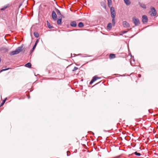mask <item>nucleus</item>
<instances>
[{"label": "nucleus", "mask_w": 158, "mask_h": 158, "mask_svg": "<svg viewBox=\"0 0 158 158\" xmlns=\"http://www.w3.org/2000/svg\"><path fill=\"white\" fill-rule=\"evenodd\" d=\"M150 14L152 16H155L156 15V12L155 9L153 8L152 7L151 8V11L149 12Z\"/></svg>", "instance_id": "5"}, {"label": "nucleus", "mask_w": 158, "mask_h": 158, "mask_svg": "<svg viewBox=\"0 0 158 158\" xmlns=\"http://www.w3.org/2000/svg\"><path fill=\"white\" fill-rule=\"evenodd\" d=\"M23 48V46H22L19 47L16 49L15 50L10 52V54L11 55L17 54L22 51Z\"/></svg>", "instance_id": "2"}, {"label": "nucleus", "mask_w": 158, "mask_h": 158, "mask_svg": "<svg viewBox=\"0 0 158 158\" xmlns=\"http://www.w3.org/2000/svg\"><path fill=\"white\" fill-rule=\"evenodd\" d=\"M100 78L99 77H97L96 76H95L94 77H93V78L92 79V80L90 82V84H92L95 81H96L97 79H100Z\"/></svg>", "instance_id": "6"}, {"label": "nucleus", "mask_w": 158, "mask_h": 158, "mask_svg": "<svg viewBox=\"0 0 158 158\" xmlns=\"http://www.w3.org/2000/svg\"><path fill=\"white\" fill-rule=\"evenodd\" d=\"M115 57V55L113 54H110L109 56V58L110 59L114 58Z\"/></svg>", "instance_id": "12"}, {"label": "nucleus", "mask_w": 158, "mask_h": 158, "mask_svg": "<svg viewBox=\"0 0 158 158\" xmlns=\"http://www.w3.org/2000/svg\"><path fill=\"white\" fill-rule=\"evenodd\" d=\"M107 2H108V4L109 6L110 5H111V3H112L111 0H107Z\"/></svg>", "instance_id": "21"}, {"label": "nucleus", "mask_w": 158, "mask_h": 158, "mask_svg": "<svg viewBox=\"0 0 158 158\" xmlns=\"http://www.w3.org/2000/svg\"><path fill=\"white\" fill-rule=\"evenodd\" d=\"M70 25L72 27H76L77 26V23L75 21H73L70 23Z\"/></svg>", "instance_id": "10"}, {"label": "nucleus", "mask_w": 158, "mask_h": 158, "mask_svg": "<svg viewBox=\"0 0 158 158\" xmlns=\"http://www.w3.org/2000/svg\"><path fill=\"white\" fill-rule=\"evenodd\" d=\"M142 21L143 23L147 22L148 19L147 16L145 15H143L142 17Z\"/></svg>", "instance_id": "7"}, {"label": "nucleus", "mask_w": 158, "mask_h": 158, "mask_svg": "<svg viewBox=\"0 0 158 158\" xmlns=\"http://www.w3.org/2000/svg\"><path fill=\"white\" fill-rule=\"evenodd\" d=\"M111 16L112 18H115L116 14L114 7H112L110 8Z\"/></svg>", "instance_id": "4"}, {"label": "nucleus", "mask_w": 158, "mask_h": 158, "mask_svg": "<svg viewBox=\"0 0 158 158\" xmlns=\"http://www.w3.org/2000/svg\"><path fill=\"white\" fill-rule=\"evenodd\" d=\"M23 48V46H22L19 47L16 49L15 50L10 52V54L11 55L17 54L22 51Z\"/></svg>", "instance_id": "1"}, {"label": "nucleus", "mask_w": 158, "mask_h": 158, "mask_svg": "<svg viewBox=\"0 0 158 158\" xmlns=\"http://www.w3.org/2000/svg\"><path fill=\"white\" fill-rule=\"evenodd\" d=\"M48 26L49 28H53V27L51 26L50 23H48V21H47Z\"/></svg>", "instance_id": "19"}, {"label": "nucleus", "mask_w": 158, "mask_h": 158, "mask_svg": "<svg viewBox=\"0 0 158 158\" xmlns=\"http://www.w3.org/2000/svg\"><path fill=\"white\" fill-rule=\"evenodd\" d=\"M31 63H28L26 64L25 65V66L26 67H28V68H31Z\"/></svg>", "instance_id": "13"}, {"label": "nucleus", "mask_w": 158, "mask_h": 158, "mask_svg": "<svg viewBox=\"0 0 158 158\" xmlns=\"http://www.w3.org/2000/svg\"><path fill=\"white\" fill-rule=\"evenodd\" d=\"M1 58L0 57V62L1 61Z\"/></svg>", "instance_id": "32"}, {"label": "nucleus", "mask_w": 158, "mask_h": 158, "mask_svg": "<svg viewBox=\"0 0 158 158\" xmlns=\"http://www.w3.org/2000/svg\"><path fill=\"white\" fill-rule=\"evenodd\" d=\"M140 6L141 7L144 8H145L146 7L145 5L144 4H140Z\"/></svg>", "instance_id": "26"}, {"label": "nucleus", "mask_w": 158, "mask_h": 158, "mask_svg": "<svg viewBox=\"0 0 158 158\" xmlns=\"http://www.w3.org/2000/svg\"><path fill=\"white\" fill-rule=\"evenodd\" d=\"M62 22V19L61 18L58 19L57 21V23L58 25H60L61 24Z\"/></svg>", "instance_id": "16"}, {"label": "nucleus", "mask_w": 158, "mask_h": 158, "mask_svg": "<svg viewBox=\"0 0 158 158\" xmlns=\"http://www.w3.org/2000/svg\"><path fill=\"white\" fill-rule=\"evenodd\" d=\"M78 69V68H77V67H75L73 69V71H75V70H77V69Z\"/></svg>", "instance_id": "28"}, {"label": "nucleus", "mask_w": 158, "mask_h": 158, "mask_svg": "<svg viewBox=\"0 0 158 158\" xmlns=\"http://www.w3.org/2000/svg\"><path fill=\"white\" fill-rule=\"evenodd\" d=\"M132 21L135 26L138 25L140 24L139 19L135 17H133L132 18Z\"/></svg>", "instance_id": "3"}, {"label": "nucleus", "mask_w": 158, "mask_h": 158, "mask_svg": "<svg viewBox=\"0 0 158 158\" xmlns=\"http://www.w3.org/2000/svg\"><path fill=\"white\" fill-rule=\"evenodd\" d=\"M52 16L53 19L54 20H56L57 19V15L56 13V12L53 11L52 12Z\"/></svg>", "instance_id": "8"}, {"label": "nucleus", "mask_w": 158, "mask_h": 158, "mask_svg": "<svg viewBox=\"0 0 158 158\" xmlns=\"http://www.w3.org/2000/svg\"><path fill=\"white\" fill-rule=\"evenodd\" d=\"M78 30L77 29H76V30Z\"/></svg>", "instance_id": "34"}, {"label": "nucleus", "mask_w": 158, "mask_h": 158, "mask_svg": "<svg viewBox=\"0 0 158 158\" xmlns=\"http://www.w3.org/2000/svg\"><path fill=\"white\" fill-rule=\"evenodd\" d=\"M11 69V68H8L7 69H2L0 71V72H2L3 71H4L6 70H8V69Z\"/></svg>", "instance_id": "27"}, {"label": "nucleus", "mask_w": 158, "mask_h": 158, "mask_svg": "<svg viewBox=\"0 0 158 158\" xmlns=\"http://www.w3.org/2000/svg\"><path fill=\"white\" fill-rule=\"evenodd\" d=\"M107 28L109 30H110L112 28V25L110 23H109L108 24L107 26Z\"/></svg>", "instance_id": "11"}, {"label": "nucleus", "mask_w": 158, "mask_h": 158, "mask_svg": "<svg viewBox=\"0 0 158 158\" xmlns=\"http://www.w3.org/2000/svg\"><path fill=\"white\" fill-rule=\"evenodd\" d=\"M124 1L126 5H129L130 4L129 0H124Z\"/></svg>", "instance_id": "17"}, {"label": "nucleus", "mask_w": 158, "mask_h": 158, "mask_svg": "<svg viewBox=\"0 0 158 158\" xmlns=\"http://www.w3.org/2000/svg\"><path fill=\"white\" fill-rule=\"evenodd\" d=\"M7 98H5L3 101L2 103L1 104V105L0 106H2L4 103L5 102H6V99Z\"/></svg>", "instance_id": "23"}, {"label": "nucleus", "mask_w": 158, "mask_h": 158, "mask_svg": "<svg viewBox=\"0 0 158 158\" xmlns=\"http://www.w3.org/2000/svg\"><path fill=\"white\" fill-rule=\"evenodd\" d=\"M34 34L36 38H38L39 37V34L37 32H34Z\"/></svg>", "instance_id": "18"}, {"label": "nucleus", "mask_w": 158, "mask_h": 158, "mask_svg": "<svg viewBox=\"0 0 158 158\" xmlns=\"http://www.w3.org/2000/svg\"><path fill=\"white\" fill-rule=\"evenodd\" d=\"M38 40H37L35 43L34 45V46L32 48L33 50H34V48H35V47H36V46L37 44L38 43Z\"/></svg>", "instance_id": "20"}, {"label": "nucleus", "mask_w": 158, "mask_h": 158, "mask_svg": "<svg viewBox=\"0 0 158 158\" xmlns=\"http://www.w3.org/2000/svg\"><path fill=\"white\" fill-rule=\"evenodd\" d=\"M112 24L114 26L115 25V20L114 19L115 18H112Z\"/></svg>", "instance_id": "22"}, {"label": "nucleus", "mask_w": 158, "mask_h": 158, "mask_svg": "<svg viewBox=\"0 0 158 158\" xmlns=\"http://www.w3.org/2000/svg\"><path fill=\"white\" fill-rule=\"evenodd\" d=\"M78 26L79 27H82L84 26V24L83 23L80 22L78 24Z\"/></svg>", "instance_id": "15"}, {"label": "nucleus", "mask_w": 158, "mask_h": 158, "mask_svg": "<svg viewBox=\"0 0 158 158\" xmlns=\"http://www.w3.org/2000/svg\"><path fill=\"white\" fill-rule=\"evenodd\" d=\"M55 10L58 15H61L60 12L58 9L56 8Z\"/></svg>", "instance_id": "14"}, {"label": "nucleus", "mask_w": 158, "mask_h": 158, "mask_svg": "<svg viewBox=\"0 0 158 158\" xmlns=\"http://www.w3.org/2000/svg\"><path fill=\"white\" fill-rule=\"evenodd\" d=\"M8 6L7 5L5 6H3V8H2L1 9V10H5V9L6 8L8 7Z\"/></svg>", "instance_id": "25"}, {"label": "nucleus", "mask_w": 158, "mask_h": 158, "mask_svg": "<svg viewBox=\"0 0 158 158\" xmlns=\"http://www.w3.org/2000/svg\"><path fill=\"white\" fill-rule=\"evenodd\" d=\"M123 25L124 27H127L130 26V24L126 21H123Z\"/></svg>", "instance_id": "9"}, {"label": "nucleus", "mask_w": 158, "mask_h": 158, "mask_svg": "<svg viewBox=\"0 0 158 158\" xmlns=\"http://www.w3.org/2000/svg\"><path fill=\"white\" fill-rule=\"evenodd\" d=\"M127 32V31H123L121 33L122 34H123L126 33Z\"/></svg>", "instance_id": "29"}, {"label": "nucleus", "mask_w": 158, "mask_h": 158, "mask_svg": "<svg viewBox=\"0 0 158 158\" xmlns=\"http://www.w3.org/2000/svg\"><path fill=\"white\" fill-rule=\"evenodd\" d=\"M141 75H140V74H139V77H141Z\"/></svg>", "instance_id": "30"}, {"label": "nucleus", "mask_w": 158, "mask_h": 158, "mask_svg": "<svg viewBox=\"0 0 158 158\" xmlns=\"http://www.w3.org/2000/svg\"><path fill=\"white\" fill-rule=\"evenodd\" d=\"M131 62V65H132V64L131 61V62Z\"/></svg>", "instance_id": "31"}, {"label": "nucleus", "mask_w": 158, "mask_h": 158, "mask_svg": "<svg viewBox=\"0 0 158 158\" xmlns=\"http://www.w3.org/2000/svg\"><path fill=\"white\" fill-rule=\"evenodd\" d=\"M5 49V50H6V51H7V49H6V48Z\"/></svg>", "instance_id": "33"}, {"label": "nucleus", "mask_w": 158, "mask_h": 158, "mask_svg": "<svg viewBox=\"0 0 158 158\" xmlns=\"http://www.w3.org/2000/svg\"><path fill=\"white\" fill-rule=\"evenodd\" d=\"M134 154L137 156H140L141 155V154L139 153L135 152L134 153Z\"/></svg>", "instance_id": "24"}]
</instances>
